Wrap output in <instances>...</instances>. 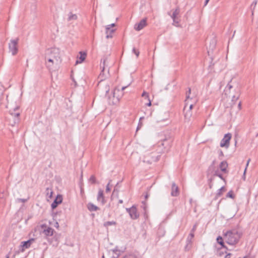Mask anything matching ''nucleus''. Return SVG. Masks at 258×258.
<instances>
[{
    "label": "nucleus",
    "mask_w": 258,
    "mask_h": 258,
    "mask_svg": "<svg viewBox=\"0 0 258 258\" xmlns=\"http://www.w3.org/2000/svg\"><path fill=\"white\" fill-rule=\"evenodd\" d=\"M240 94V89L238 87L234 88L230 84H227L223 94V99L226 108L225 112L232 113L234 111V108H237L238 110L240 109L241 102H239L237 105L235 104V102L238 99Z\"/></svg>",
    "instance_id": "nucleus-1"
},
{
    "label": "nucleus",
    "mask_w": 258,
    "mask_h": 258,
    "mask_svg": "<svg viewBox=\"0 0 258 258\" xmlns=\"http://www.w3.org/2000/svg\"><path fill=\"white\" fill-rule=\"evenodd\" d=\"M242 235V232L238 228H234L226 231L224 235L225 241L230 245L237 244Z\"/></svg>",
    "instance_id": "nucleus-2"
},
{
    "label": "nucleus",
    "mask_w": 258,
    "mask_h": 258,
    "mask_svg": "<svg viewBox=\"0 0 258 258\" xmlns=\"http://www.w3.org/2000/svg\"><path fill=\"white\" fill-rule=\"evenodd\" d=\"M48 57L53 59V61L56 66L58 65L61 61L59 50L57 48H53L50 50V54H48Z\"/></svg>",
    "instance_id": "nucleus-3"
},
{
    "label": "nucleus",
    "mask_w": 258,
    "mask_h": 258,
    "mask_svg": "<svg viewBox=\"0 0 258 258\" xmlns=\"http://www.w3.org/2000/svg\"><path fill=\"white\" fill-rule=\"evenodd\" d=\"M160 157V155L158 153L152 152L150 155H147L145 156L144 161L151 164L158 161Z\"/></svg>",
    "instance_id": "nucleus-4"
},
{
    "label": "nucleus",
    "mask_w": 258,
    "mask_h": 258,
    "mask_svg": "<svg viewBox=\"0 0 258 258\" xmlns=\"http://www.w3.org/2000/svg\"><path fill=\"white\" fill-rule=\"evenodd\" d=\"M19 42V38H17L15 39H12L9 44V49L10 52H11L13 55H15L18 51V44Z\"/></svg>",
    "instance_id": "nucleus-5"
},
{
    "label": "nucleus",
    "mask_w": 258,
    "mask_h": 258,
    "mask_svg": "<svg viewBox=\"0 0 258 258\" xmlns=\"http://www.w3.org/2000/svg\"><path fill=\"white\" fill-rule=\"evenodd\" d=\"M41 232L46 237L51 236L53 234L54 229L45 224H42L41 225Z\"/></svg>",
    "instance_id": "nucleus-6"
},
{
    "label": "nucleus",
    "mask_w": 258,
    "mask_h": 258,
    "mask_svg": "<svg viewBox=\"0 0 258 258\" xmlns=\"http://www.w3.org/2000/svg\"><path fill=\"white\" fill-rule=\"evenodd\" d=\"M126 211L129 213L130 217L132 219H136L139 216L137 208L135 206H133L130 208H126Z\"/></svg>",
    "instance_id": "nucleus-7"
},
{
    "label": "nucleus",
    "mask_w": 258,
    "mask_h": 258,
    "mask_svg": "<svg viewBox=\"0 0 258 258\" xmlns=\"http://www.w3.org/2000/svg\"><path fill=\"white\" fill-rule=\"evenodd\" d=\"M231 138V134L230 133L226 134L220 143V147L228 148L229 146V142Z\"/></svg>",
    "instance_id": "nucleus-8"
},
{
    "label": "nucleus",
    "mask_w": 258,
    "mask_h": 258,
    "mask_svg": "<svg viewBox=\"0 0 258 258\" xmlns=\"http://www.w3.org/2000/svg\"><path fill=\"white\" fill-rule=\"evenodd\" d=\"M147 18H145L141 20L139 23L136 24L135 25L134 29L136 31H140L141 30L143 29L147 25Z\"/></svg>",
    "instance_id": "nucleus-9"
},
{
    "label": "nucleus",
    "mask_w": 258,
    "mask_h": 258,
    "mask_svg": "<svg viewBox=\"0 0 258 258\" xmlns=\"http://www.w3.org/2000/svg\"><path fill=\"white\" fill-rule=\"evenodd\" d=\"M121 252L122 251L117 248L110 249L108 251V254L111 258H118Z\"/></svg>",
    "instance_id": "nucleus-10"
},
{
    "label": "nucleus",
    "mask_w": 258,
    "mask_h": 258,
    "mask_svg": "<svg viewBox=\"0 0 258 258\" xmlns=\"http://www.w3.org/2000/svg\"><path fill=\"white\" fill-rule=\"evenodd\" d=\"M107 60V58L106 57H104L101 60V64H100V67L102 69L101 72L99 75V77L100 78L101 80H103L104 78V70L105 68V63L106 61Z\"/></svg>",
    "instance_id": "nucleus-11"
},
{
    "label": "nucleus",
    "mask_w": 258,
    "mask_h": 258,
    "mask_svg": "<svg viewBox=\"0 0 258 258\" xmlns=\"http://www.w3.org/2000/svg\"><path fill=\"white\" fill-rule=\"evenodd\" d=\"M62 201V197L61 195H57L55 200L51 204V207L52 209H54L57 206V205L60 204Z\"/></svg>",
    "instance_id": "nucleus-12"
},
{
    "label": "nucleus",
    "mask_w": 258,
    "mask_h": 258,
    "mask_svg": "<svg viewBox=\"0 0 258 258\" xmlns=\"http://www.w3.org/2000/svg\"><path fill=\"white\" fill-rule=\"evenodd\" d=\"M45 60L46 61V67L49 70H51L53 69V65L55 64V62L53 61V59H51L48 57V54H46L45 57Z\"/></svg>",
    "instance_id": "nucleus-13"
},
{
    "label": "nucleus",
    "mask_w": 258,
    "mask_h": 258,
    "mask_svg": "<svg viewBox=\"0 0 258 258\" xmlns=\"http://www.w3.org/2000/svg\"><path fill=\"white\" fill-rule=\"evenodd\" d=\"M97 200L98 202L101 203L102 205H104L105 203L104 196L103 195V191L101 189L98 191Z\"/></svg>",
    "instance_id": "nucleus-14"
},
{
    "label": "nucleus",
    "mask_w": 258,
    "mask_h": 258,
    "mask_svg": "<svg viewBox=\"0 0 258 258\" xmlns=\"http://www.w3.org/2000/svg\"><path fill=\"white\" fill-rule=\"evenodd\" d=\"M115 31V29L110 28L109 26H106L105 28V33L106 34V38L107 39L112 38V34L114 33Z\"/></svg>",
    "instance_id": "nucleus-15"
},
{
    "label": "nucleus",
    "mask_w": 258,
    "mask_h": 258,
    "mask_svg": "<svg viewBox=\"0 0 258 258\" xmlns=\"http://www.w3.org/2000/svg\"><path fill=\"white\" fill-rule=\"evenodd\" d=\"M178 187L176 184L173 182L172 184L171 195L173 197H176L178 195Z\"/></svg>",
    "instance_id": "nucleus-16"
},
{
    "label": "nucleus",
    "mask_w": 258,
    "mask_h": 258,
    "mask_svg": "<svg viewBox=\"0 0 258 258\" xmlns=\"http://www.w3.org/2000/svg\"><path fill=\"white\" fill-rule=\"evenodd\" d=\"M132 83V81H131L130 82H129L128 84H127L125 86H124L123 87H122L121 89V90H120L119 89H115L114 90V92H113V97L115 98V94L117 93H119V92H121V96L123 95V93L122 92L127 87H128Z\"/></svg>",
    "instance_id": "nucleus-17"
},
{
    "label": "nucleus",
    "mask_w": 258,
    "mask_h": 258,
    "mask_svg": "<svg viewBox=\"0 0 258 258\" xmlns=\"http://www.w3.org/2000/svg\"><path fill=\"white\" fill-rule=\"evenodd\" d=\"M142 96L143 97H144V99H146L148 101V102L146 103L145 105L148 106H151V101L149 99V94L147 92L144 91L142 94Z\"/></svg>",
    "instance_id": "nucleus-18"
},
{
    "label": "nucleus",
    "mask_w": 258,
    "mask_h": 258,
    "mask_svg": "<svg viewBox=\"0 0 258 258\" xmlns=\"http://www.w3.org/2000/svg\"><path fill=\"white\" fill-rule=\"evenodd\" d=\"M228 167V164L226 161H223L221 162L219 168L220 170L223 172H226L227 171V168Z\"/></svg>",
    "instance_id": "nucleus-19"
},
{
    "label": "nucleus",
    "mask_w": 258,
    "mask_h": 258,
    "mask_svg": "<svg viewBox=\"0 0 258 258\" xmlns=\"http://www.w3.org/2000/svg\"><path fill=\"white\" fill-rule=\"evenodd\" d=\"M87 208L91 212L96 211L99 209L97 206L91 203L88 204Z\"/></svg>",
    "instance_id": "nucleus-20"
},
{
    "label": "nucleus",
    "mask_w": 258,
    "mask_h": 258,
    "mask_svg": "<svg viewBox=\"0 0 258 258\" xmlns=\"http://www.w3.org/2000/svg\"><path fill=\"white\" fill-rule=\"evenodd\" d=\"M80 56L79 57V60H77L76 61V63L82 62L85 59L87 55L85 52L82 51L80 52Z\"/></svg>",
    "instance_id": "nucleus-21"
},
{
    "label": "nucleus",
    "mask_w": 258,
    "mask_h": 258,
    "mask_svg": "<svg viewBox=\"0 0 258 258\" xmlns=\"http://www.w3.org/2000/svg\"><path fill=\"white\" fill-rule=\"evenodd\" d=\"M180 13V9L179 8H177L173 12L172 15H170V13L168 12V14L170 15L171 18H177V16L179 15Z\"/></svg>",
    "instance_id": "nucleus-22"
},
{
    "label": "nucleus",
    "mask_w": 258,
    "mask_h": 258,
    "mask_svg": "<svg viewBox=\"0 0 258 258\" xmlns=\"http://www.w3.org/2000/svg\"><path fill=\"white\" fill-rule=\"evenodd\" d=\"M78 18L77 15L73 14L72 12H70L68 14V21H71L76 20Z\"/></svg>",
    "instance_id": "nucleus-23"
},
{
    "label": "nucleus",
    "mask_w": 258,
    "mask_h": 258,
    "mask_svg": "<svg viewBox=\"0 0 258 258\" xmlns=\"http://www.w3.org/2000/svg\"><path fill=\"white\" fill-rule=\"evenodd\" d=\"M34 241V239H31L27 241H24L23 242V247L25 248H28L30 247V245Z\"/></svg>",
    "instance_id": "nucleus-24"
},
{
    "label": "nucleus",
    "mask_w": 258,
    "mask_h": 258,
    "mask_svg": "<svg viewBox=\"0 0 258 258\" xmlns=\"http://www.w3.org/2000/svg\"><path fill=\"white\" fill-rule=\"evenodd\" d=\"M216 45V40L215 38H213L210 41L209 49L213 50L215 49Z\"/></svg>",
    "instance_id": "nucleus-25"
},
{
    "label": "nucleus",
    "mask_w": 258,
    "mask_h": 258,
    "mask_svg": "<svg viewBox=\"0 0 258 258\" xmlns=\"http://www.w3.org/2000/svg\"><path fill=\"white\" fill-rule=\"evenodd\" d=\"M225 190L226 189L224 186L221 187L220 189H218L216 194V198H218V197H220L223 194V193L225 191Z\"/></svg>",
    "instance_id": "nucleus-26"
},
{
    "label": "nucleus",
    "mask_w": 258,
    "mask_h": 258,
    "mask_svg": "<svg viewBox=\"0 0 258 258\" xmlns=\"http://www.w3.org/2000/svg\"><path fill=\"white\" fill-rule=\"evenodd\" d=\"M116 224V222L114 221H107L104 223V226L106 227H107L109 226L115 225Z\"/></svg>",
    "instance_id": "nucleus-27"
},
{
    "label": "nucleus",
    "mask_w": 258,
    "mask_h": 258,
    "mask_svg": "<svg viewBox=\"0 0 258 258\" xmlns=\"http://www.w3.org/2000/svg\"><path fill=\"white\" fill-rule=\"evenodd\" d=\"M193 106L192 104H189V105H187V104H186L184 106V107L183 108L184 111H188V110H190Z\"/></svg>",
    "instance_id": "nucleus-28"
},
{
    "label": "nucleus",
    "mask_w": 258,
    "mask_h": 258,
    "mask_svg": "<svg viewBox=\"0 0 258 258\" xmlns=\"http://www.w3.org/2000/svg\"><path fill=\"white\" fill-rule=\"evenodd\" d=\"M217 241L218 243H219L220 245H221L222 246H224V242L223 241L222 238L220 236H219L217 238Z\"/></svg>",
    "instance_id": "nucleus-29"
},
{
    "label": "nucleus",
    "mask_w": 258,
    "mask_h": 258,
    "mask_svg": "<svg viewBox=\"0 0 258 258\" xmlns=\"http://www.w3.org/2000/svg\"><path fill=\"white\" fill-rule=\"evenodd\" d=\"M144 119V117H140V120H139V124H138V126L137 127V131L139 130L142 126V120Z\"/></svg>",
    "instance_id": "nucleus-30"
},
{
    "label": "nucleus",
    "mask_w": 258,
    "mask_h": 258,
    "mask_svg": "<svg viewBox=\"0 0 258 258\" xmlns=\"http://www.w3.org/2000/svg\"><path fill=\"white\" fill-rule=\"evenodd\" d=\"M132 51L134 53L137 57H138L140 54V52L138 50L136 49L135 47L133 48Z\"/></svg>",
    "instance_id": "nucleus-31"
},
{
    "label": "nucleus",
    "mask_w": 258,
    "mask_h": 258,
    "mask_svg": "<svg viewBox=\"0 0 258 258\" xmlns=\"http://www.w3.org/2000/svg\"><path fill=\"white\" fill-rule=\"evenodd\" d=\"M19 109V106L18 105H16L14 107L11 108L10 111H16Z\"/></svg>",
    "instance_id": "nucleus-32"
},
{
    "label": "nucleus",
    "mask_w": 258,
    "mask_h": 258,
    "mask_svg": "<svg viewBox=\"0 0 258 258\" xmlns=\"http://www.w3.org/2000/svg\"><path fill=\"white\" fill-rule=\"evenodd\" d=\"M173 20V25L175 26H177L179 21L177 20V18H172Z\"/></svg>",
    "instance_id": "nucleus-33"
},
{
    "label": "nucleus",
    "mask_w": 258,
    "mask_h": 258,
    "mask_svg": "<svg viewBox=\"0 0 258 258\" xmlns=\"http://www.w3.org/2000/svg\"><path fill=\"white\" fill-rule=\"evenodd\" d=\"M111 180L109 181L108 183L107 184L106 187V192H109L111 190V188L110 187V184Z\"/></svg>",
    "instance_id": "nucleus-34"
},
{
    "label": "nucleus",
    "mask_w": 258,
    "mask_h": 258,
    "mask_svg": "<svg viewBox=\"0 0 258 258\" xmlns=\"http://www.w3.org/2000/svg\"><path fill=\"white\" fill-rule=\"evenodd\" d=\"M89 180L90 182H91L92 183H94L96 182V179L94 175H92L89 179Z\"/></svg>",
    "instance_id": "nucleus-35"
},
{
    "label": "nucleus",
    "mask_w": 258,
    "mask_h": 258,
    "mask_svg": "<svg viewBox=\"0 0 258 258\" xmlns=\"http://www.w3.org/2000/svg\"><path fill=\"white\" fill-rule=\"evenodd\" d=\"M257 2H258V0H256L255 1L253 2V3L251 5V8L253 9L252 12H253V11L255 9V6H256Z\"/></svg>",
    "instance_id": "nucleus-36"
},
{
    "label": "nucleus",
    "mask_w": 258,
    "mask_h": 258,
    "mask_svg": "<svg viewBox=\"0 0 258 258\" xmlns=\"http://www.w3.org/2000/svg\"><path fill=\"white\" fill-rule=\"evenodd\" d=\"M191 93V89L190 88H188V91L186 93V98L188 99L189 98V95Z\"/></svg>",
    "instance_id": "nucleus-37"
},
{
    "label": "nucleus",
    "mask_w": 258,
    "mask_h": 258,
    "mask_svg": "<svg viewBox=\"0 0 258 258\" xmlns=\"http://www.w3.org/2000/svg\"><path fill=\"white\" fill-rule=\"evenodd\" d=\"M227 197H229V198H233L234 196H233L232 191H229L227 195Z\"/></svg>",
    "instance_id": "nucleus-38"
},
{
    "label": "nucleus",
    "mask_w": 258,
    "mask_h": 258,
    "mask_svg": "<svg viewBox=\"0 0 258 258\" xmlns=\"http://www.w3.org/2000/svg\"><path fill=\"white\" fill-rule=\"evenodd\" d=\"M122 258H137V257L134 255H130L124 256Z\"/></svg>",
    "instance_id": "nucleus-39"
},
{
    "label": "nucleus",
    "mask_w": 258,
    "mask_h": 258,
    "mask_svg": "<svg viewBox=\"0 0 258 258\" xmlns=\"http://www.w3.org/2000/svg\"><path fill=\"white\" fill-rule=\"evenodd\" d=\"M17 200H18V201L21 202L22 203H25L27 201V200L24 199H18Z\"/></svg>",
    "instance_id": "nucleus-40"
},
{
    "label": "nucleus",
    "mask_w": 258,
    "mask_h": 258,
    "mask_svg": "<svg viewBox=\"0 0 258 258\" xmlns=\"http://www.w3.org/2000/svg\"><path fill=\"white\" fill-rule=\"evenodd\" d=\"M46 190L47 191V194H48L49 191V190L50 191V197H51L52 196L53 192L51 190H50L48 188H47Z\"/></svg>",
    "instance_id": "nucleus-41"
},
{
    "label": "nucleus",
    "mask_w": 258,
    "mask_h": 258,
    "mask_svg": "<svg viewBox=\"0 0 258 258\" xmlns=\"http://www.w3.org/2000/svg\"><path fill=\"white\" fill-rule=\"evenodd\" d=\"M250 159H249L248 160L247 162L246 166V168H245V170H244V174H245V172H246V168H247V166H248V164H249V162H250Z\"/></svg>",
    "instance_id": "nucleus-42"
},
{
    "label": "nucleus",
    "mask_w": 258,
    "mask_h": 258,
    "mask_svg": "<svg viewBox=\"0 0 258 258\" xmlns=\"http://www.w3.org/2000/svg\"><path fill=\"white\" fill-rule=\"evenodd\" d=\"M230 255H231V254L228 253L227 255H226V256H225V258H230Z\"/></svg>",
    "instance_id": "nucleus-43"
},
{
    "label": "nucleus",
    "mask_w": 258,
    "mask_h": 258,
    "mask_svg": "<svg viewBox=\"0 0 258 258\" xmlns=\"http://www.w3.org/2000/svg\"><path fill=\"white\" fill-rule=\"evenodd\" d=\"M115 25L114 23H112V24H111L110 25H108V26H109V27H110V28H112V27L115 26Z\"/></svg>",
    "instance_id": "nucleus-44"
},
{
    "label": "nucleus",
    "mask_w": 258,
    "mask_h": 258,
    "mask_svg": "<svg viewBox=\"0 0 258 258\" xmlns=\"http://www.w3.org/2000/svg\"><path fill=\"white\" fill-rule=\"evenodd\" d=\"M209 1L210 0H205L204 6H206L207 5V4L209 3Z\"/></svg>",
    "instance_id": "nucleus-45"
},
{
    "label": "nucleus",
    "mask_w": 258,
    "mask_h": 258,
    "mask_svg": "<svg viewBox=\"0 0 258 258\" xmlns=\"http://www.w3.org/2000/svg\"><path fill=\"white\" fill-rule=\"evenodd\" d=\"M218 177H219L220 178L223 179V176L221 174H216Z\"/></svg>",
    "instance_id": "nucleus-46"
},
{
    "label": "nucleus",
    "mask_w": 258,
    "mask_h": 258,
    "mask_svg": "<svg viewBox=\"0 0 258 258\" xmlns=\"http://www.w3.org/2000/svg\"><path fill=\"white\" fill-rule=\"evenodd\" d=\"M189 235L190 236L191 238H192L194 236V233H190Z\"/></svg>",
    "instance_id": "nucleus-47"
},
{
    "label": "nucleus",
    "mask_w": 258,
    "mask_h": 258,
    "mask_svg": "<svg viewBox=\"0 0 258 258\" xmlns=\"http://www.w3.org/2000/svg\"><path fill=\"white\" fill-rule=\"evenodd\" d=\"M14 114H15V116L17 117V118L19 116V115H20V114H19V113Z\"/></svg>",
    "instance_id": "nucleus-48"
},
{
    "label": "nucleus",
    "mask_w": 258,
    "mask_h": 258,
    "mask_svg": "<svg viewBox=\"0 0 258 258\" xmlns=\"http://www.w3.org/2000/svg\"><path fill=\"white\" fill-rule=\"evenodd\" d=\"M58 226H59L58 223L57 222H56L55 227H58Z\"/></svg>",
    "instance_id": "nucleus-49"
},
{
    "label": "nucleus",
    "mask_w": 258,
    "mask_h": 258,
    "mask_svg": "<svg viewBox=\"0 0 258 258\" xmlns=\"http://www.w3.org/2000/svg\"><path fill=\"white\" fill-rule=\"evenodd\" d=\"M119 203L122 204L123 203V201L122 200H119L118 201Z\"/></svg>",
    "instance_id": "nucleus-50"
},
{
    "label": "nucleus",
    "mask_w": 258,
    "mask_h": 258,
    "mask_svg": "<svg viewBox=\"0 0 258 258\" xmlns=\"http://www.w3.org/2000/svg\"><path fill=\"white\" fill-rule=\"evenodd\" d=\"M196 225H195V226H194V227H193V228H192V230L194 231L196 229Z\"/></svg>",
    "instance_id": "nucleus-51"
},
{
    "label": "nucleus",
    "mask_w": 258,
    "mask_h": 258,
    "mask_svg": "<svg viewBox=\"0 0 258 258\" xmlns=\"http://www.w3.org/2000/svg\"><path fill=\"white\" fill-rule=\"evenodd\" d=\"M6 258H9V255L7 254L6 256Z\"/></svg>",
    "instance_id": "nucleus-52"
},
{
    "label": "nucleus",
    "mask_w": 258,
    "mask_h": 258,
    "mask_svg": "<svg viewBox=\"0 0 258 258\" xmlns=\"http://www.w3.org/2000/svg\"><path fill=\"white\" fill-rule=\"evenodd\" d=\"M145 198L147 199L148 198V195H146Z\"/></svg>",
    "instance_id": "nucleus-53"
},
{
    "label": "nucleus",
    "mask_w": 258,
    "mask_h": 258,
    "mask_svg": "<svg viewBox=\"0 0 258 258\" xmlns=\"http://www.w3.org/2000/svg\"><path fill=\"white\" fill-rule=\"evenodd\" d=\"M116 99H117V101L119 100V98H118V97H116Z\"/></svg>",
    "instance_id": "nucleus-54"
},
{
    "label": "nucleus",
    "mask_w": 258,
    "mask_h": 258,
    "mask_svg": "<svg viewBox=\"0 0 258 258\" xmlns=\"http://www.w3.org/2000/svg\"><path fill=\"white\" fill-rule=\"evenodd\" d=\"M102 258H105L104 255L102 256Z\"/></svg>",
    "instance_id": "nucleus-55"
},
{
    "label": "nucleus",
    "mask_w": 258,
    "mask_h": 258,
    "mask_svg": "<svg viewBox=\"0 0 258 258\" xmlns=\"http://www.w3.org/2000/svg\"><path fill=\"white\" fill-rule=\"evenodd\" d=\"M243 258H247V257H243Z\"/></svg>",
    "instance_id": "nucleus-56"
},
{
    "label": "nucleus",
    "mask_w": 258,
    "mask_h": 258,
    "mask_svg": "<svg viewBox=\"0 0 258 258\" xmlns=\"http://www.w3.org/2000/svg\"><path fill=\"white\" fill-rule=\"evenodd\" d=\"M256 136H258V134Z\"/></svg>",
    "instance_id": "nucleus-57"
}]
</instances>
